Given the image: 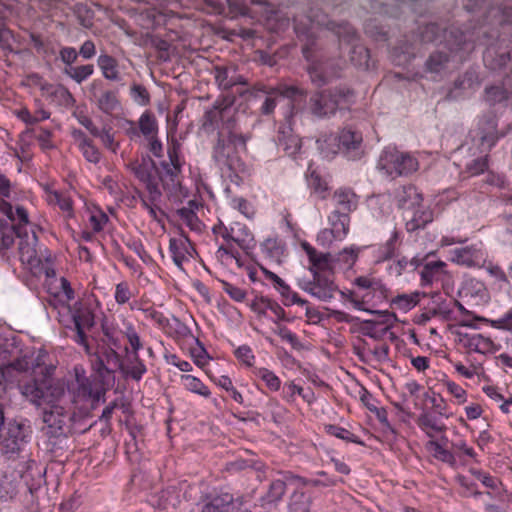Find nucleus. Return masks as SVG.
I'll list each match as a JSON object with an SVG mask.
<instances>
[{
    "instance_id": "11",
    "label": "nucleus",
    "mask_w": 512,
    "mask_h": 512,
    "mask_svg": "<svg viewBox=\"0 0 512 512\" xmlns=\"http://www.w3.org/2000/svg\"><path fill=\"white\" fill-rule=\"evenodd\" d=\"M15 220L12 205L4 199L0 200V252L9 249L15 236L22 239L21 227L9 225V221Z\"/></svg>"
},
{
    "instance_id": "58",
    "label": "nucleus",
    "mask_w": 512,
    "mask_h": 512,
    "mask_svg": "<svg viewBox=\"0 0 512 512\" xmlns=\"http://www.w3.org/2000/svg\"><path fill=\"white\" fill-rule=\"evenodd\" d=\"M257 376L261 378L272 391H277L280 388V379L270 370L266 368H260L257 372Z\"/></svg>"
},
{
    "instance_id": "49",
    "label": "nucleus",
    "mask_w": 512,
    "mask_h": 512,
    "mask_svg": "<svg viewBox=\"0 0 512 512\" xmlns=\"http://www.w3.org/2000/svg\"><path fill=\"white\" fill-rule=\"evenodd\" d=\"M420 300V293L414 292L411 294H401L393 298L392 304L401 310H410L418 304Z\"/></svg>"
},
{
    "instance_id": "57",
    "label": "nucleus",
    "mask_w": 512,
    "mask_h": 512,
    "mask_svg": "<svg viewBox=\"0 0 512 512\" xmlns=\"http://www.w3.org/2000/svg\"><path fill=\"white\" fill-rule=\"evenodd\" d=\"M131 96L139 105L146 106L150 103V94L141 84L134 83L131 86Z\"/></svg>"
},
{
    "instance_id": "56",
    "label": "nucleus",
    "mask_w": 512,
    "mask_h": 512,
    "mask_svg": "<svg viewBox=\"0 0 512 512\" xmlns=\"http://www.w3.org/2000/svg\"><path fill=\"white\" fill-rule=\"evenodd\" d=\"M398 238L399 234L396 230H394L390 239L380 248L381 257L383 260L391 259L396 255Z\"/></svg>"
},
{
    "instance_id": "22",
    "label": "nucleus",
    "mask_w": 512,
    "mask_h": 512,
    "mask_svg": "<svg viewBox=\"0 0 512 512\" xmlns=\"http://www.w3.org/2000/svg\"><path fill=\"white\" fill-rule=\"evenodd\" d=\"M406 230L409 233L419 229H424L426 225L433 220V212L430 208L422 205V202L416 204L405 215Z\"/></svg>"
},
{
    "instance_id": "14",
    "label": "nucleus",
    "mask_w": 512,
    "mask_h": 512,
    "mask_svg": "<svg viewBox=\"0 0 512 512\" xmlns=\"http://www.w3.org/2000/svg\"><path fill=\"white\" fill-rule=\"evenodd\" d=\"M20 351L11 343L1 344V370H8L10 373L17 374L26 372L30 368V361L27 356L20 357Z\"/></svg>"
},
{
    "instance_id": "61",
    "label": "nucleus",
    "mask_w": 512,
    "mask_h": 512,
    "mask_svg": "<svg viewBox=\"0 0 512 512\" xmlns=\"http://www.w3.org/2000/svg\"><path fill=\"white\" fill-rule=\"evenodd\" d=\"M148 192L149 200L152 204H157L162 197L156 176L143 182Z\"/></svg>"
},
{
    "instance_id": "9",
    "label": "nucleus",
    "mask_w": 512,
    "mask_h": 512,
    "mask_svg": "<svg viewBox=\"0 0 512 512\" xmlns=\"http://www.w3.org/2000/svg\"><path fill=\"white\" fill-rule=\"evenodd\" d=\"M93 368L101 381L106 385H114L115 372L122 368V359L115 348L98 344L94 353Z\"/></svg>"
},
{
    "instance_id": "25",
    "label": "nucleus",
    "mask_w": 512,
    "mask_h": 512,
    "mask_svg": "<svg viewBox=\"0 0 512 512\" xmlns=\"http://www.w3.org/2000/svg\"><path fill=\"white\" fill-rule=\"evenodd\" d=\"M422 195L412 185L401 186L394 190L393 201L399 209H406L407 212L416 204L422 202Z\"/></svg>"
},
{
    "instance_id": "39",
    "label": "nucleus",
    "mask_w": 512,
    "mask_h": 512,
    "mask_svg": "<svg viewBox=\"0 0 512 512\" xmlns=\"http://www.w3.org/2000/svg\"><path fill=\"white\" fill-rule=\"evenodd\" d=\"M41 471L36 467L35 462H31L27 465V469L22 471L20 474L21 480L25 483L30 492L40 485Z\"/></svg>"
},
{
    "instance_id": "47",
    "label": "nucleus",
    "mask_w": 512,
    "mask_h": 512,
    "mask_svg": "<svg viewBox=\"0 0 512 512\" xmlns=\"http://www.w3.org/2000/svg\"><path fill=\"white\" fill-rule=\"evenodd\" d=\"M232 72L226 67L217 66L215 67V81L218 86L223 90H229L234 87V80L232 79Z\"/></svg>"
},
{
    "instance_id": "42",
    "label": "nucleus",
    "mask_w": 512,
    "mask_h": 512,
    "mask_svg": "<svg viewBox=\"0 0 512 512\" xmlns=\"http://www.w3.org/2000/svg\"><path fill=\"white\" fill-rule=\"evenodd\" d=\"M445 266L446 264L442 261L427 262L420 273L422 282L424 284H431Z\"/></svg>"
},
{
    "instance_id": "64",
    "label": "nucleus",
    "mask_w": 512,
    "mask_h": 512,
    "mask_svg": "<svg viewBox=\"0 0 512 512\" xmlns=\"http://www.w3.org/2000/svg\"><path fill=\"white\" fill-rule=\"evenodd\" d=\"M488 168L487 155L474 159L467 165V171L472 175H479Z\"/></svg>"
},
{
    "instance_id": "3",
    "label": "nucleus",
    "mask_w": 512,
    "mask_h": 512,
    "mask_svg": "<svg viewBox=\"0 0 512 512\" xmlns=\"http://www.w3.org/2000/svg\"><path fill=\"white\" fill-rule=\"evenodd\" d=\"M39 417L47 451L54 457L63 456L69 449V439L74 429V409L69 405H43Z\"/></svg>"
},
{
    "instance_id": "32",
    "label": "nucleus",
    "mask_w": 512,
    "mask_h": 512,
    "mask_svg": "<svg viewBox=\"0 0 512 512\" xmlns=\"http://www.w3.org/2000/svg\"><path fill=\"white\" fill-rule=\"evenodd\" d=\"M336 209L350 214L357 207V197L351 189H338L333 194Z\"/></svg>"
},
{
    "instance_id": "5",
    "label": "nucleus",
    "mask_w": 512,
    "mask_h": 512,
    "mask_svg": "<svg viewBox=\"0 0 512 512\" xmlns=\"http://www.w3.org/2000/svg\"><path fill=\"white\" fill-rule=\"evenodd\" d=\"M354 90L347 85L322 89L311 95L307 107L311 115L316 118H330L344 105L353 102Z\"/></svg>"
},
{
    "instance_id": "51",
    "label": "nucleus",
    "mask_w": 512,
    "mask_h": 512,
    "mask_svg": "<svg viewBox=\"0 0 512 512\" xmlns=\"http://www.w3.org/2000/svg\"><path fill=\"white\" fill-rule=\"evenodd\" d=\"M89 414L78 413L74 410V417L72 419L74 429L71 431V437L75 434H84L89 431L94 423L88 424Z\"/></svg>"
},
{
    "instance_id": "40",
    "label": "nucleus",
    "mask_w": 512,
    "mask_h": 512,
    "mask_svg": "<svg viewBox=\"0 0 512 512\" xmlns=\"http://www.w3.org/2000/svg\"><path fill=\"white\" fill-rule=\"evenodd\" d=\"M139 130L146 137L150 138L155 136L158 131V124L155 116L149 112H144L139 119Z\"/></svg>"
},
{
    "instance_id": "8",
    "label": "nucleus",
    "mask_w": 512,
    "mask_h": 512,
    "mask_svg": "<svg viewBox=\"0 0 512 512\" xmlns=\"http://www.w3.org/2000/svg\"><path fill=\"white\" fill-rule=\"evenodd\" d=\"M417 160L395 148L385 149L378 161V168L392 178L408 175L417 170Z\"/></svg>"
},
{
    "instance_id": "7",
    "label": "nucleus",
    "mask_w": 512,
    "mask_h": 512,
    "mask_svg": "<svg viewBox=\"0 0 512 512\" xmlns=\"http://www.w3.org/2000/svg\"><path fill=\"white\" fill-rule=\"evenodd\" d=\"M30 432L22 418H9L5 406L0 404V440L10 452H19Z\"/></svg>"
},
{
    "instance_id": "31",
    "label": "nucleus",
    "mask_w": 512,
    "mask_h": 512,
    "mask_svg": "<svg viewBox=\"0 0 512 512\" xmlns=\"http://www.w3.org/2000/svg\"><path fill=\"white\" fill-rule=\"evenodd\" d=\"M97 108L104 114L112 115L121 108V102L118 99L117 92L105 90L99 96L94 94Z\"/></svg>"
},
{
    "instance_id": "21",
    "label": "nucleus",
    "mask_w": 512,
    "mask_h": 512,
    "mask_svg": "<svg viewBox=\"0 0 512 512\" xmlns=\"http://www.w3.org/2000/svg\"><path fill=\"white\" fill-rule=\"evenodd\" d=\"M442 42L451 52L474 48L469 35L454 25L444 26Z\"/></svg>"
},
{
    "instance_id": "33",
    "label": "nucleus",
    "mask_w": 512,
    "mask_h": 512,
    "mask_svg": "<svg viewBox=\"0 0 512 512\" xmlns=\"http://www.w3.org/2000/svg\"><path fill=\"white\" fill-rule=\"evenodd\" d=\"M331 230L335 238H344L349 231L350 216L346 212H340V209H335L329 216Z\"/></svg>"
},
{
    "instance_id": "53",
    "label": "nucleus",
    "mask_w": 512,
    "mask_h": 512,
    "mask_svg": "<svg viewBox=\"0 0 512 512\" xmlns=\"http://www.w3.org/2000/svg\"><path fill=\"white\" fill-rule=\"evenodd\" d=\"M377 322L373 320H364L362 322V326L360 327V332L364 336H368L374 340H380L389 330V327L383 328L381 331L375 330V325Z\"/></svg>"
},
{
    "instance_id": "23",
    "label": "nucleus",
    "mask_w": 512,
    "mask_h": 512,
    "mask_svg": "<svg viewBox=\"0 0 512 512\" xmlns=\"http://www.w3.org/2000/svg\"><path fill=\"white\" fill-rule=\"evenodd\" d=\"M342 68L339 65H313L308 68V74L311 82L317 87H323L330 84L334 79L341 77Z\"/></svg>"
},
{
    "instance_id": "36",
    "label": "nucleus",
    "mask_w": 512,
    "mask_h": 512,
    "mask_svg": "<svg viewBox=\"0 0 512 512\" xmlns=\"http://www.w3.org/2000/svg\"><path fill=\"white\" fill-rule=\"evenodd\" d=\"M98 66L100 67L103 76L112 81H119L120 75L118 72V62L110 55L103 54L98 57Z\"/></svg>"
},
{
    "instance_id": "27",
    "label": "nucleus",
    "mask_w": 512,
    "mask_h": 512,
    "mask_svg": "<svg viewBox=\"0 0 512 512\" xmlns=\"http://www.w3.org/2000/svg\"><path fill=\"white\" fill-rule=\"evenodd\" d=\"M127 167L142 183L155 177V174L158 173L157 165L149 155L143 156L140 161H131Z\"/></svg>"
},
{
    "instance_id": "54",
    "label": "nucleus",
    "mask_w": 512,
    "mask_h": 512,
    "mask_svg": "<svg viewBox=\"0 0 512 512\" xmlns=\"http://www.w3.org/2000/svg\"><path fill=\"white\" fill-rule=\"evenodd\" d=\"M295 394L300 395L304 400L310 402V398L313 396L311 391L305 392L304 389L293 382L286 383L283 387V395L288 400H293Z\"/></svg>"
},
{
    "instance_id": "35",
    "label": "nucleus",
    "mask_w": 512,
    "mask_h": 512,
    "mask_svg": "<svg viewBox=\"0 0 512 512\" xmlns=\"http://www.w3.org/2000/svg\"><path fill=\"white\" fill-rule=\"evenodd\" d=\"M444 26L438 23H428L418 28V38L421 43L442 42Z\"/></svg>"
},
{
    "instance_id": "26",
    "label": "nucleus",
    "mask_w": 512,
    "mask_h": 512,
    "mask_svg": "<svg viewBox=\"0 0 512 512\" xmlns=\"http://www.w3.org/2000/svg\"><path fill=\"white\" fill-rule=\"evenodd\" d=\"M460 343L463 347L469 349L470 351H474L481 354H486L494 351V343L488 338L484 337L481 334H462L459 333Z\"/></svg>"
},
{
    "instance_id": "62",
    "label": "nucleus",
    "mask_w": 512,
    "mask_h": 512,
    "mask_svg": "<svg viewBox=\"0 0 512 512\" xmlns=\"http://www.w3.org/2000/svg\"><path fill=\"white\" fill-rule=\"evenodd\" d=\"M15 220L13 222L9 221V225H15L16 227H21L22 230V238L27 237L28 234L26 230H24L23 225H27L29 223L28 213L25 208L22 206H17L14 212Z\"/></svg>"
},
{
    "instance_id": "4",
    "label": "nucleus",
    "mask_w": 512,
    "mask_h": 512,
    "mask_svg": "<svg viewBox=\"0 0 512 512\" xmlns=\"http://www.w3.org/2000/svg\"><path fill=\"white\" fill-rule=\"evenodd\" d=\"M43 375L42 379L34 378L31 382L20 386L22 395L33 405L41 409L43 405L62 404L65 396L64 384L55 381L50 376L54 367H38Z\"/></svg>"
},
{
    "instance_id": "59",
    "label": "nucleus",
    "mask_w": 512,
    "mask_h": 512,
    "mask_svg": "<svg viewBox=\"0 0 512 512\" xmlns=\"http://www.w3.org/2000/svg\"><path fill=\"white\" fill-rule=\"evenodd\" d=\"M85 159L91 163H98L100 160V152L94 146L92 140H84V145H79Z\"/></svg>"
},
{
    "instance_id": "44",
    "label": "nucleus",
    "mask_w": 512,
    "mask_h": 512,
    "mask_svg": "<svg viewBox=\"0 0 512 512\" xmlns=\"http://www.w3.org/2000/svg\"><path fill=\"white\" fill-rule=\"evenodd\" d=\"M325 430L329 435L335 436L339 439H342L346 442H352L359 445H364V442L361 441L357 436L351 433L349 430L337 426V425H326Z\"/></svg>"
},
{
    "instance_id": "41",
    "label": "nucleus",
    "mask_w": 512,
    "mask_h": 512,
    "mask_svg": "<svg viewBox=\"0 0 512 512\" xmlns=\"http://www.w3.org/2000/svg\"><path fill=\"white\" fill-rule=\"evenodd\" d=\"M94 72L92 64L81 65L77 67H66L64 73L73 79L76 83L80 84L90 77Z\"/></svg>"
},
{
    "instance_id": "2",
    "label": "nucleus",
    "mask_w": 512,
    "mask_h": 512,
    "mask_svg": "<svg viewBox=\"0 0 512 512\" xmlns=\"http://www.w3.org/2000/svg\"><path fill=\"white\" fill-rule=\"evenodd\" d=\"M324 27L333 32L340 42L351 45L350 60L356 66L367 65L369 60V51L363 45L357 44L358 34L354 27L346 22H336L330 20L328 15L320 8L311 7L306 15L294 17V30L297 37L304 41L302 53L306 59L310 58L312 48L316 42L317 35L315 29Z\"/></svg>"
},
{
    "instance_id": "52",
    "label": "nucleus",
    "mask_w": 512,
    "mask_h": 512,
    "mask_svg": "<svg viewBox=\"0 0 512 512\" xmlns=\"http://www.w3.org/2000/svg\"><path fill=\"white\" fill-rule=\"evenodd\" d=\"M286 490V484L283 480H275L273 481L269 489L265 495V500L268 503H273L279 501L284 495Z\"/></svg>"
},
{
    "instance_id": "38",
    "label": "nucleus",
    "mask_w": 512,
    "mask_h": 512,
    "mask_svg": "<svg viewBox=\"0 0 512 512\" xmlns=\"http://www.w3.org/2000/svg\"><path fill=\"white\" fill-rule=\"evenodd\" d=\"M278 145L288 156H295L301 148V140L297 135L282 132L278 137Z\"/></svg>"
},
{
    "instance_id": "12",
    "label": "nucleus",
    "mask_w": 512,
    "mask_h": 512,
    "mask_svg": "<svg viewBox=\"0 0 512 512\" xmlns=\"http://www.w3.org/2000/svg\"><path fill=\"white\" fill-rule=\"evenodd\" d=\"M332 274L314 272L312 280L306 281L302 289L320 301L328 302L338 291V286L335 284Z\"/></svg>"
},
{
    "instance_id": "45",
    "label": "nucleus",
    "mask_w": 512,
    "mask_h": 512,
    "mask_svg": "<svg viewBox=\"0 0 512 512\" xmlns=\"http://www.w3.org/2000/svg\"><path fill=\"white\" fill-rule=\"evenodd\" d=\"M181 380L184 381L187 390L199 394L204 397L210 395V391L198 378L192 375H182Z\"/></svg>"
},
{
    "instance_id": "60",
    "label": "nucleus",
    "mask_w": 512,
    "mask_h": 512,
    "mask_svg": "<svg viewBox=\"0 0 512 512\" xmlns=\"http://www.w3.org/2000/svg\"><path fill=\"white\" fill-rule=\"evenodd\" d=\"M275 333L278 334L283 340L288 341L292 348L296 350H301L303 348V344L298 340L295 334H293L286 326L277 325V329Z\"/></svg>"
},
{
    "instance_id": "1",
    "label": "nucleus",
    "mask_w": 512,
    "mask_h": 512,
    "mask_svg": "<svg viewBox=\"0 0 512 512\" xmlns=\"http://www.w3.org/2000/svg\"><path fill=\"white\" fill-rule=\"evenodd\" d=\"M233 100H217L203 116L202 128L206 132L217 130L212 157L220 164L229 165L240 152H246L249 135L241 132L237 125Z\"/></svg>"
},
{
    "instance_id": "10",
    "label": "nucleus",
    "mask_w": 512,
    "mask_h": 512,
    "mask_svg": "<svg viewBox=\"0 0 512 512\" xmlns=\"http://www.w3.org/2000/svg\"><path fill=\"white\" fill-rule=\"evenodd\" d=\"M485 24L490 30L483 31L489 38H500V28L512 35V1L491 6L485 15Z\"/></svg>"
},
{
    "instance_id": "24",
    "label": "nucleus",
    "mask_w": 512,
    "mask_h": 512,
    "mask_svg": "<svg viewBox=\"0 0 512 512\" xmlns=\"http://www.w3.org/2000/svg\"><path fill=\"white\" fill-rule=\"evenodd\" d=\"M282 98L287 100L289 116L301 112L306 105L307 92L296 86L281 87Z\"/></svg>"
},
{
    "instance_id": "17",
    "label": "nucleus",
    "mask_w": 512,
    "mask_h": 512,
    "mask_svg": "<svg viewBox=\"0 0 512 512\" xmlns=\"http://www.w3.org/2000/svg\"><path fill=\"white\" fill-rule=\"evenodd\" d=\"M241 95L245 93H249L251 96L255 98H264V102L260 107V112L263 115H270L273 113L276 103L278 99L282 98L281 87L275 88L266 86L264 84H256L251 89L246 90L245 92H239Z\"/></svg>"
},
{
    "instance_id": "18",
    "label": "nucleus",
    "mask_w": 512,
    "mask_h": 512,
    "mask_svg": "<svg viewBox=\"0 0 512 512\" xmlns=\"http://www.w3.org/2000/svg\"><path fill=\"white\" fill-rule=\"evenodd\" d=\"M184 484L171 485L151 496L152 506L161 509H175L181 502V496Z\"/></svg>"
},
{
    "instance_id": "28",
    "label": "nucleus",
    "mask_w": 512,
    "mask_h": 512,
    "mask_svg": "<svg viewBox=\"0 0 512 512\" xmlns=\"http://www.w3.org/2000/svg\"><path fill=\"white\" fill-rule=\"evenodd\" d=\"M233 503L231 494L206 496L201 503H198L200 512H226Z\"/></svg>"
},
{
    "instance_id": "43",
    "label": "nucleus",
    "mask_w": 512,
    "mask_h": 512,
    "mask_svg": "<svg viewBox=\"0 0 512 512\" xmlns=\"http://www.w3.org/2000/svg\"><path fill=\"white\" fill-rule=\"evenodd\" d=\"M169 249L172 253L174 263L182 269V263L186 259L185 253L187 251L186 243L182 240L175 238L170 239Z\"/></svg>"
},
{
    "instance_id": "37",
    "label": "nucleus",
    "mask_w": 512,
    "mask_h": 512,
    "mask_svg": "<svg viewBox=\"0 0 512 512\" xmlns=\"http://www.w3.org/2000/svg\"><path fill=\"white\" fill-rule=\"evenodd\" d=\"M450 61V55L443 51H435L425 62V68L430 73H440L443 71Z\"/></svg>"
},
{
    "instance_id": "19",
    "label": "nucleus",
    "mask_w": 512,
    "mask_h": 512,
    "mask_svg": "<svg viewBox=\"0 0 512 512\" xmlns=\"http://www.w3.org/2000/svg\"><path fill=\"white\" fill-rule=\"evenodd\" d=\"M302 249L306 252L311 266L309 271L314 274L318 273H333L334 256L331 253H319L308 242L301 243Z\"/></svg>"
},
{
    "instance_id": "15",
    "label": "nucleus",
    "mask_w": 512,
    "mask_h": 512,
    "mask_svg": "<svg viewBox=\"0 0 512 512\" xmlns=\"http://www.w3.org/2000/svg\"><path fill=\"white\" fill-rule=\"evenodd\" d=\"M476 136L479 138L482 152L489 151L499 139L497 132V119L493 112H488L482 116L476 130Z\"/></svg>"
},
{
    "instance_id": "55",
    "label": "nucleus",
    "mask_w": 512,
    "mask_h": 512,
    "mask_svg": "<svg viewBox=\"0 0 512 512\" xmlns=\"http://www.w3.org/2000/svg\"><path fill=\"white\" fill-rule=\"evenodd\" d=\"M17 494V485L6 474L0 478V498L5 500L13 498Z\"/></svg>"
},
{
    "instance_id": "16",
    "label": "nucleus",
    "mask_w": 512,
    "mask_h": 512,
    "mask_svg": "<svg viewBox=\"0 0 512 512\" xmlns=\"http://www.w3.org/2000/svg\"><path fill=\"white\" fill-rule=\"evenodd\" d=\"M481 85V81L476 70L470 68L459 75L453 82V87L446 94L447 100H457L462 98L468 92H473Z\"/></svg>"
},
{
    "instance_id": "29",
    "label": "nucleus",
    "mask_w": 512,
    "mask_h": 512,
    "mask_svg": "<svg viewBox=\"0 0 512 512\" xmlns=\"http://www.w3.org/2000/svg\"><path fill=\"white\" fill-rule=\"evenodd\" d=\"M146 371V366L139 355H128L126 363L122 362V368L119 372L124 378L130 377L135 381H140Z\"/></svg>"
},
{
    "instance_id": "50",
    "label": "nucleus",
    "mask_w": 512,
    "mask_h": 512,
    "mask_svg": "<svg viewBox=\"0 0 512 512\" xmlns=\"http://www.w3.org/2000/svg\"><path fill=\"white\" fill-rule=\"evenodd\" d=\"M426 447L430 452L433 453L435 458L449 464H453L455 462L453 454L443 448L437 441L430 440Z\"/></svg>"
},
{
    "instance_id": "20",
    "label": "nucleus",
    "mask_w": 512,
    "mask_h": 512,
    "mask_svg": "<svg viewBox=\"0 0 512 512\" xmlns=\"http://www.w3.org/2000/svg\"><path fill=\"white\" fill-rule=\"evenodd\" d=\"M72 319L76 332L74 337L75 341L84 346L87 353H90L86 330H90L94 326V314L89 309H79L73 313Z\"/></svg>"
},
{
    "instance_id": "34",
    "label": "nucleus",
    "mask_w": 512,
    "mask_h": 512,
    "mask_svg": "<svg viewBox=\"0 0 512 512\" xmlns=\"http://www.w3.org/2000/svg\"><path fill=\"white\" fill-rule=\"evenodd\" d=\"M418 426L425 431L426 435L430 438L434 437V432L441 433L446 430V425L438 419V417L423 412L417 419Z\"/></svg>"
},
{
    "instance_id": "48",
    "label": "nucleus",
    "mask_w": 512,
    "mask_h": 512,
    "mask_svg": "<svg viewBox=\"0 0 512 512\" xmlns=\"http://www.w3.org/2000/svg\"><path fill=\"white\" fill-rule=\"evenodd\" d=\"M217 229L224 230L222 233V238L226 241H233L235 242L241 249L248 250L253 247L251 242H253V237H251L250 240H246L245 238H239L238 236H235L234 229L231 228L228 230L224 225H219L218 227H214L213 231L216 233Z\"/></svg>"
},
{
    "instance_id": "63",
    "label": "nucleus",
    "mask_w": 512,
    "mask_h": 512,
    "mask_svg": "<svg viewBox=\"0 0 512 512\" xmlns=\"http://www.w3.org/2000/svg\"><path fill=\"white\" fill-rule=\"evenodd\" d=\"M161 167L165 171V175L169 177L172 188H176L180 185L178 175L181 172V166L170 165L168 162H161Z\"/></svg>"
},
{
    "instance_id": "6",
    "label": "nucleus",
    "mask_w": 512,
    "mask_h": 512,
    "mask_svg": "<svg viewBox=\"0 0 512 512\" xmlns=\"http://www.w3.org/2000/svg\"><path fill=\"white\" fill-rule=\"evenodd\" d=\"M362 142V134L351 127L344 128L338 136L330 135L323 141H318L319 148L325 156L340 152L349 160H358L363 156Z\"/></svg>"
},
{
    "instance_id": "46",
    "label": "nucleus",
    "mask_w": 512,
    "mask_h": 512,
    "mask_svg": "<svg viewBox=\"0 0 512 512\" xmlns=\"http://www.w3.org/2000/svg\"><path fill=\"white\" fill-rule=\"evenodd\" d=\"M309 186L321 199H325L328 194V183L321 178V176L316 172L312 171L308 178Z\"/></svg>"
},
{
    "instance_id": "30",
    "label": "nucleus",
    "mask_w": 512,
    "mask_h": 512,
    "mask_svg": "<svg viewBox=\"0 0 512 512\" xmlns=\"http://www.w3.org/2000/svg\"><path fill=\"white\" fill-rule=\"evenodd\" d=\"M511 94L510 86L506 81L499 84L487 86L484 90V100L490 105L494 106L498 103L506 101Z\"/></svg>"
},
{
    "instance_id": "13",
    "label": "nucleus",
    "mask_w": 512,
    "mask_h": 512,
    "mask_svg": "<svg viewBox=\"0 0 512 512\" xmlns=\"http://www.w3.org/2000/svg\"><path fill=\"white\" fill-rule=\"evenodd\" d=\"M511 52V48L491 44L483 54L484 65L490 70L504 72L509 77L512 74Z\"/></svg>"
}]
</instances>
